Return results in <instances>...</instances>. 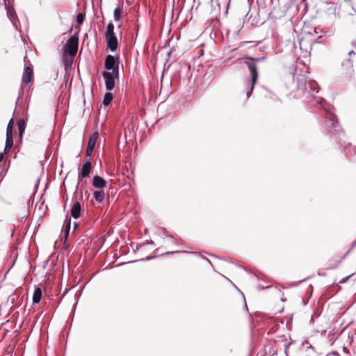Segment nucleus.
Masks as SVG:
<instances>
[{
    "mask_svg": "<svg viewBox=\"0 0 356 356\" xmlns=\"http://www.w3.org/2000/svg\"><path fill=\"white\" fill-rule=\"evenodd\" d=\"M24 69L22 74V81L24 86L30 87L31 83L33 81V67L30 61L27 59V56L24 58Z\"/></svg>",
    "mask_w": 356,
    "mask_h": 356,
    "instance_id": "f257e3e1",
    "label": "nucleus"
},
{
    "mask_svg": "<svg viewBox=\"0 0 356 356\" xmlns=\"http://www.w3.org/2000/svg\"><path fill=\"white\" fill-rule=\"evenodd\" d=\"M244 58L245 60V63L250 70L252 83L254 84L258 76L257 69L254 63L264 60H265L266 57L263 56L260 58H252L249 56H245ZM251 89H254V85H252Z\"/></svg>",
    "mask_w": 356,
    "mask_h": 356,
    "instance_id": "f03ea898",
    "label": "nucleus"
},
{
    "mask_svg": "<svg viewBox=\"0 0 356 356\" xmlns=\"http://www.w3.org/2000/svg\"><path fill=\"white\" fill-rule=\"evenodd\" d=\"M298 89H320L318 83L313 80H307V77L302 74H298L296 76Z\"/></svg>",
    "mask_w": 356,
    "mask_h": 356,
    "instance_id": "7ed1b4c3",
    "label": "nucleus"
},
{
    "mask_svg": "<svg viewBox=\"0 0 356 356\" xmlns=\"http://www.w3.org/2000/svg\"><path fill=\"white\" fill-rule=\"evenodd\" d=\"M14 127V121L13 119H11L8 124L7 126L6 129V146L4 149L5 153L10 151L13 147V129Z\"/></svg>",
    "mask_w": 356,
    "mask_h": 356,
    "instance_id": "20e7f679",
    "label": "nucleus"
},
{
    "mask_svg": "<svg viewBox=\"0 0 356 356\" xmlns=\"http://www.w3.org/2000/svg\"><path fill=\"white\" fill-rule=\"evenodd\" d=\"M118 70L115 69L113 72H105L103 76L105 79L106 89H113L115 79L118 77Z\"/></svg>",
    "mask_w": 356,
    "mask_h": 356,
    "instance_id": "39448f33",
    "label": "nucleus"
},
{
    "mask_svg": "<svg viewBox=\"0 0 356 356\" xmlns=\"http://www.w3.org/2000/svg\"><path fill=\"white\" fill-rule=\"evenodd\" d=\"M79 38L77 36H71L67 41V51L71 56H74L77 53Z\"/></svg>",
    "mask_w": 356,
    "mask_h": 356,
    "instance_id": "423d86ee",
    "label": "nucleus"
},
{
    "mask_svg": "<svg viewBox=\"0 0 356 356\" xmlns=\"http://www.w3.org/2000/svg\"><path fill=\"white\" fill-rule=\"evenodd\" d=\"M105 67L111 72L115 71V69L119 70V57H115L112 55L106 56L104 63Z\"/></svg>",
    "mask_w": 356,
    "mask_h": 356,
    "instance_id": "0eeeda50",
    "label": "nucleus"
},
{
    "mask_svg": "<svg viewBox=\"0 0 356 356\" xmlns=\"http://www.w3.org/2000/svg\"><path fill=\"white\" fill-rule=\"evenodd\" d=\"M5 3V8L6 10L7 15L10 20L12 22L13 26L17 27V22H18V17L15 13V10L13 6L8 5L9 0H3Z\"/></svg>",
    "mask_w": 356,
    "mask_h": 356,
    "instance_id": "6e6552de",
    "label": "nucleus"
},
{
    "mask_svg": "<svg viewBox=\"0 0 356 356\" xmlns=\"http://www.w3.org/2000/svg\"><path fill=\"white\" fill-rule=\"evenodd\" d=\"M105 38L107 47L112 51H115L118 48V39L115 34L105 35Z\"/></svg>",
    "mask_w": 356,
    "mask_h": 356,
    "instance_id": "1a4fd4ad",
    "label": "nucleus"
},
{
    "mask_svg": "<svg viewBox=\"0 0 356 356\" xmlns=\"http://www.w3.org/2000/svg\"><path fill=\"white\" fill-rule=\"evenodd\" d=\"M97 138H98L97 132L93 133V134L90 136V138L88 140V143L86 152L87 156H89L92 154V151L95 147V143H96V141L97 140Z\"/></svg>",
    "mask_w": 356,
    "mask_h": 356,
    "instance_id": "9d476101",
    "label": "nucleus"
},
{
    "mask_svg": "<svg viewBox=\"0 0 356 356\" xmlns=\"http://www.w3.org/2000/svg\"><path fill=\"white\" fill-rule=\"evenodd\" d=\"M106 181L100 176L96 175L93 177L92 186L97 188L102 189L106 186Z\"/></svg>",
    "mask_w": 356,
    "mask_h": 356,
    "instance_id": "9b49d317",
    "label": "nucleus"
},
{
    "mask_svg": "<svg viewBox=\"0 0 356 356\" xmlns=\"http://www.w3.org/2000/svg\"><path fill=\"white\" fill-rule=\"evenodd\" d=\"M91 163L89 161H86L82 167L81 172L80 173V177L82 178H86L89 176L90 170H91Z\"/></svg>",
    "mask_w": 356,
    "mask_h": 356,
    "instance_id": "f8f14e48",
    "label": "nucleus"
},
{
    "mask_svg": "<svg viewBox=\"0 0 356 356\" xmlns=\"http://www.w3.org/2000/svg\"><path fill=\"white\" fill-rule=\"evenodd\" d=\"M81 213V204L79 202H76L71 209V216L76 219L80 216Z\"/></svg>",
    "mask_w": 356,
    "mask_h": 356,
    "instance_id": "ddd939ff",
    "label": "nucleus"
},
{
    "mask_svg": "<svg viewBox=\"0 0 356 356\" xmlns=\"http://www.w3.org/2000/svg\"><path fill=\"white\" fill-rule=\"evenodd\" d=\"M95 200L99 203L102 202L105 198V193L103 190H97L94 192Z\"/></svg>",
    "mask_w": 356,
    "mask_h": 356,
    "instance_id": "4468645a",
    "label": "nucleus"
},
{
    "mask_svg": "<svg viewBox=\"0 0 356 356\" xmlns=\"http://www.w3.org/2000/svg\"><path fill=\"white\" fill-rule=\"evenodd\" d=\"M42 297V290L40 288L37 287L35 289L33 296V303H38Z\"/></svg>",
    "mask_w": 356,
    "mask_h": 356,
    "instance_id": "2eb2a0df",
    "label": "nucleus"
},
{
    "mask_svg": "<svg viewBox=\"0 0 356 356\" xmlns=\"http://www.w3.org/2000/svg\"><path fill=\"white\" fill-rule=\"evenodd\" d=\"M70 227H71L70 219L66 218L65 220L64 221V224H63V229H64V232H65V238H67L69 235Z\"/></svg>",
    "mask_w": 356,
    "mask_h": 356,
    "instance_id": "dca6fc26",
    "label": "nucleus"
},
{
    "mask_svg": "<svg viewBox=\"0 0 356 356\" xmlns=\"http://www.w3.org/2000/svg\"><path fill=\"white\" fill-rule=\"evenodd\" d=\"M113 99V95L110 92H107L105 94L103 99V104L105 106H108L111 104V101Z\"/></svg>",
    "mask_w": 356,
    "mask_h": 356,
    "instance_id": "f3484780",
    "label": "nucleus"
},
{
    "mask_svg": "<svg viewBox=\"0 0 356 356\" xmlns=\"http://www.w3.org/2000/svg\"><path fill=\"white\" fill-rule=\"evenodd\" d=\"M114 25L112 22H109L106 26V30L105 32V35H114Z\"/></svg>",
    "mask_w": 356,
    "mask_h": 356,
    "instance_id": "a211bd4d",
    "label": "nucleus"
},
{
    "mask_svg": "<svg viewBox=\"0 0 356 356\" xmlns=\"http://www.w3.org/2000/svg\"><path fill=\"white\" fill-rule=\"evenodd\" d=\"M113 17H114V20L115 22H118V21H119L120 19V17H121V10H120V8H116L114 10Z\"/></svg>",
    "mask_w": 356,
    "mask_h": 356,
    "instance_id": "6ab92c4d",
    "label": "nucleus"
},
{
    "mask_svg": "<svg viewBox=\"0 0 356 356\" xmlns=\"http://www.w3.org/2000/svg\"><path fill=\"white\" fill-rule=\"evenodd\" d=\"M84 18H85V15L83 13H80L77 14V15H76V22L79 24H82L83 23Z\"/></svg>",
    "mask_w": 356,
    "mask_h": 356,
    "instance_id": "aec40b11",
    "label": "nucleus"
},
{
    "mask_svg": "<svg viewBox=\"0 0 356 356\" xmlns=\"http://www.w3.org/2000/svg\"><path fill=\"white\" fill-rule=\"evenodd\" d=\"M18 128L20 134H22V132L24 131L25 129V122L23 120H20L18 122Z\"/></svg>",
    "mask_w": 356,
    "mask_h": 356,
    "instance_id": "412c9836",
    "label": "nucleus"
},
{
    "mask_svg": "<svg viewBox=\"0 0 356 356\" xmlns=\"http://www.w3.org/2000/svg\"><path fill=\"white\" fill-rule=\"evenodd\" d=\"M4 159V153H0V162H1Z\"/></svg>",
    "mask_w": 356,
    "mask_h": 356,
    "instance_id": "4be33fe9",
    "label": "nucleus"
},
{
    "mask_svg": "<svg viewBox=\"0 0 356 356\" xmlns=\"http://www.w3.org/2000/svg\"><path fill=\"white\" fill-rule=\"evenodd\" d=\"M252 92V90L247 91V92H246L247 97H249L251 95Z\"/></svg>",
    "mask_w": 356,
    "mask_h": 356,
    "instance_id": "5701e85b",
    "label": "nucleus"
},
{
    "mask_svg": "<svg viewBox=\"0 0 356 356\" xmlns=\"http://www.w3.org/2000/svg\"><path fill=\"white\" fill-rule=\"evenodd\" d=\"M348 54L350 56V55H352V54H355V52H354V51H350L348 52Z\"/></svg>",
    "mask_w": 356,
    "mask_h": 356,
    "instance_id": "b1692460",
    "label": "nucleus"
},
{
    "mask_svg": "<svg viewBox=\"0 0 356 356\" xmlns=\"http://www.w3.org/2000/svg\"><path fill=\"white\" fill-rule=\"evenodd\" d=\"M347 279H348V277H347V278H346V279H344V280H343L341 281V282H344Z\"/></svg>",
    "mask_w": 356,
    "mask_h": 356,
    "instance_id": "393cba45",
    "label": "nucleus"
},
{
    "mask_svg": "<svg viewBox=\"0 0 356 356\" xmlns=\"http://www.w3.org/2000/svg\"><path fill=\"white\" fill-rule=\"evenodd\" d=\"M76 226H77V224L75 222L74 223V229L76 227Z\"/></svg>",
    "mask_w": 356,
    "mask_h": 356,
    "instance_id": "a878e982",
    "label": "nucleus"
}]
</instances>
